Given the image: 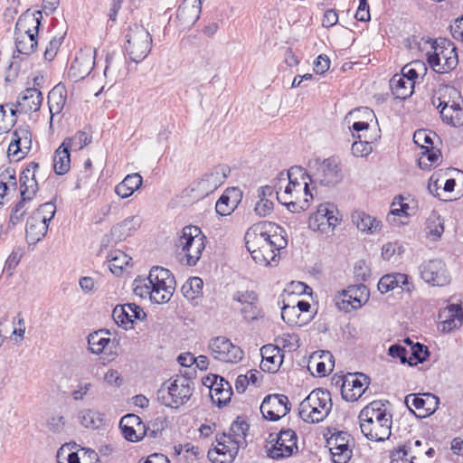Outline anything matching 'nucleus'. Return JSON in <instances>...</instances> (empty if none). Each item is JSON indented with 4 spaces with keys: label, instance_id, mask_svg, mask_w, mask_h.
<instances>
[{
    "label": "nucleus",
    "instance_id": "obj_1",
    "mask_svg": "<svg viewBox=\"0 0 463 463\" xmlns=\"http://www.w3.org/2000/svg\"><path fill=\"white\" fill-rule=\"evenodd\" d=\"M279 232L267 229L265 224H255L245 234L246 248L254 261L262 266L277 262L278 254L281 249L286 248L288 241L284 231L277 227Z\"/></svg>",
    "mask_w": 463,
    "mask_h": 463
},
{
    "label": "nucleus",
    "instance_id": "obj_2",
    "mask_svg": "<svg viewBox=\"0 0 463 463\" xmlns=\"http://www.w3.org/2000/svg\"><path fill=\"white\" fill-rule=\"evenodd\" d=\"M360 428L371 440L383 441L391 435L392 414L386 411L381 401H373L359 413Z\"/></svg>",
    "mask_w": 463,
    "mask_h": 463
},
{
    "label": "nucleus",
    "instance_id": "obj_3",
    "mask_svg": "<svg viewBox=\"0 0 463 463\" xmlns=\"http://www.w3.org/2000/svg\"><path fill=\"white\" fill-rule=\"evenodd\" d=\"M249 424L239 419L232 424L228 434L223 433L217 439L214 449L208 451V458L213 463H232L240 448L247 446L246 436Z\"/></svg>",
    "mask_w": 463,
    "mask_h": 463
},
{
    "label": "nucleus",
    "instance_id": "obj_4",
    "mask_svg": "<svg viewBox=\"0 0 463 463\" xmlns=\"http://www.w3.org/2000/svg\"><path fill=\"white\" fill-rule=\"evenodd\" d=\"M331 393L327 390H313L299 404L298 415L307 423L323 421L332 411Z\"/></svg>",
    "mask_w": 463,
    "mask_h": 463
},
{
    "label": "nucleus",
    "instance_id": "obj_5",
    "mask_svg": "<svg viewBox=\"0 0 463 463\" xmlns=\"http://www.w3.org/2000/svg\"><path fill=\"white\" fill-rule=\"evenodd\" d=\"M194 383L190 378L176 376L162 384L157 391L158 402L166 407L179 408L193 395Z\"/></svg>",
    "mask_w": 463,
    "mask_h": 463
},
{
    "label": "nucleus",
    "instance_id": "obj_6",
    "mask_svg": "<svg viewBox=\"0 0 463 463\" xmlns=\"http://www.w3.org/2000/svg\"><path fill=\"white\" fill-rule=\"evenodd\" d=\"M206 237L197 226H185L182 230L176 247L183 255L186 265L195 266L205 249Z\"/></svg>",
    "mask_w": 463,
    "mask_h": 463
},
{
    "label": "nucleus",
    "instance_id": "obj_7",
    "mask_svg": "<svg viewBox=\"0 0 463 463\" xmlns=\"http://www.w3.org/2000/svg\"><path fill=\"white\" fill-rule=\"evenodd\" d=\"M432 48L434 52L429 54L428 62L430 66L438 73H446L454 70L458 63V52L454 43L444 38L436 40Z\"/></svg>",
    "mask_w": 463,
    "mask_h": 463
},
{
    "label": "nucleus",
    "instance_id": "obj_8",
    "mask_svg": "<svg viewBox=\"0 0 463 463\" xmlns=\"http://www.w3.org/2000/svg\"><path fill=\"white\" fill-rule=\"evenodd\" d=\"M439 97H433L432 104L440 108L442 120L453 127H459L463 124V109L460 103L451 100V98L459 96L458 90L449 86L439 90Z\"/></svg>",
    "mask_w": 463,
    "mask_h": 463
},
{
    "label": "nucleus",
    "instance_id": "obj_9",
    "mask_svg": "<svg viewBox=\"0 0 463 463\" xmlns=\"http://www.w3.org/2000/svg\"><path fill=\"white\" fill-rule=\"evenodd\" d=\"M146 280L152 288L154 303L165 304L171 299L175 288V280L167 269L153 267Z\"/></svg>",
    "mask_w": 463,
    "mask_h": 463
},
{
    "label": "nucleus",
    "instance_id": "obj_10",
    "mask_svg": "<svg viewBox=\"0 0 463 463\" xmlns=\"http://www.w3.org/2000/svg\"><path fill=\"white\" fill-rule=\"evenodd\" d=\"M126 51L130 60L135 62L143 61L150 52L152 36L142 25L130 26L126 35Z\"/></svg>",
    "mask_w": 463,
    "mask_h": 463
},
{
    "label": "nucleus",
    "instance_id": "obj_11",
    "mask_svg": "<svg viewBox=\"0 0 463 463\" xmlns=\"http://www.w3.org/2000/svg\"><path fill=\"white\" fill-rule=\"evenodd\" d=\"M310 168L311 174L306 173V176L313 184L334 186L342 180L341 169L335 158L315 159L310 163Z\"/></svg>",
    "mask_w": 463,
    "mask_h": 463
},
{
    "label": "nucleus",
    "instance_id": "obj_12",
    "mask_svg": "<svg viewBox=\"0 0 463 463\" xmlns=\"http://www.w3.org/2000/svg\"><path fill=\"white\" fill-rule=\"evenodd\" d=\"M271 446L267 454L272 459L288 458L298 451V436L291 429H282L274 438L269 435Z\"/></svg>",
    "mask_w": 463,
    "mask_h": 463
},
{
    "label": "nucleus",
    "instance_id": "obj_13",
    "mask_svg": "<svg viewBox=\"0 0 463 463\" xmlns=\"http://www.w3.org/2000/svg\"><path fill=\"white\" fill-rule=\"evenodd\" d=\"M211 355L221 362L238 363L243 357V351L225 336H216L209 342Z\"/></svg>",
    "mask_w": 463,
    "mask_h": 463
},
{
    "label": "nucleus",
    "instance_id": "obj_14",
    "mask_svg": "<svg viewBox=\"0 0 463 463\" xmlns=\"http://www.w3.org/2000/svg\"><path fill=\"white\" fill-rule=\"evenodd\" d=\"M419 269L421 279L432 286L443 287L450 281L445 263L439 259L424 261Z\"/></svg>",
    "mask_w": 463,
    "mask_h": 463
},
{
    "label": "nucleus",
    "instance_id": "obj_15",
    "mask_svg": "<svg viewBox=\"0 0 463 463\" xmlns=\"http://www.w3.org/2000/svg\"><path fill=\"white\" fill-rule=\"evenodd\" d=\"M226 176L225 167H214L194 182L192 190L200 197L207 196L223 184Z\"/></svg>",
    "mask_w": 463,
    "mask_h": 463
},
{
    "label": "nucleus",
    "instance_id": "obj_16",
    "mask_svg": "<svg viewBox=\"0 0 463 463\" xmlns=\"http://www.w3.org/2000/svg\"><path fill=\"white\" fill-rule=\"evenodd\" d=\"M290 411L288 398L284 394H270L264 398L260 411L269 420H278Z\"/></svg>",
    "mask_w": 463,
    "mask_h": 463
},
{
    "label": "nucleus",
    "instance_id": "obj_17",
    "mask_svg": "<svg viewBox=\"0 0 463 463\" xmlns=\"http://www.w3.org/2000/svg\"><path fill=\"white\" fill-rule=\"evenodd\" d=\"M404 402L411 411H413L411 407L415 408L418 412L414 413L419 418H425L434 413L439 403V398L430 392L410 393L405 397Z\"/></svg>",
    "mask_w": 463,
    "mask_h": 463
},
{
    "label": "nucleus",
    "instance_id": "obj_18",
    "mask_svg": "<svg viewBox=\"0 0 463 463\" xmlns=\"http://www.w3.org/2000/svg\"><path fill=\"white\" fill-rule=\"evenodd\" d=\"M368 385L369 378L365 374L349 373L344 378L341 395L347 402H355L364 393Z\"/></svg>",
    "mask_w": 463,
    "mask_h": 463
},
{
    "label": "nucleus",
    "instance_id": "obj_19",
    "mask_svg": "<svg viewBox=\"0 0 463 463\" xmlns=\"http://www.w3.org/2000/svg\"><path fill=\"white\" fill-rule=\"evenodd\" d=\"M350 435L345 431H338L327 439V446L335 463H346L352 457L350 449Z\"/></svg>",
    "mask_w": 463,
    "mask_h": 463
},
{
    "label": "nucleus",
    "instance_id": "obj_20",
    "mask_svg": "<svg viewBox=\"0 0 463 463\" xmlns=\"http://www.w3.org/2000/svg\"><path fill=\"white\" fill-rule=\"evenodd\" d=\"M114 321L126 329L132 327L135 320L142 321L146 317L144 310L135 303H127L114 307L112 311Z\"/></svg>",
    "mask_w": 463,
    "mask_h": 463
},
{
    "label": "nucleus",
    "instance_id": "obj_21",
    "mask_svg": "<svg viewBox=\"0 0 463 463\" xmlns=\"http://www.w3.org/2000/svg\"><path fill=\"white\" fill-rule=\"evenodd\" d=\"M343 299L339 307L345 311L360 308L369 299V290L364 284L349 286L342 292Z\"/></svg>",
    "mask_w": 463,
    "mask_h": 463
},
{
    "label": "nucleus",
    "instance_id": "obj_22",
    "mask_svg": "<svg viewBox=\"0 0 463 463\" xmlns=\"http://www.w3.org/2000/svg\"><path fill=\"white\" fill-rule=\"evenodd\" d=\"M43 97L42 91L35 88H27L24 90L15 104H13V108L17 109L19 113H31L36 112L40 109L43 103Z\"/></svg>",
    "mask_w": 463,
    "mask_h": 463
},
{
    "label": "nucleus",
    "instance_id": "obj_23",
    "mask_svg": "<svg viewBox=\"0 0 463 463\" xmlns=\"http://www.w3.org/2000/svg\"><path fill=\"white\" fill-rule=\"evenodd\" d=\"M439 329L444 333L461 326L463 322V307L459 305H449L439 314Z\"/></svg>",
    "mask_w": 463,
    "mask_h": 463
},
{
    "label": "nucleus",
    "instance_id": "obj_24",
    "mask_svg": "<svg viewBox=\"0 0 463 463\" xmlns=\"http://www.w3.org/2000/svg\"><path fill=\"white\" fill-rule=\"evenodd\" d=\"M262 357L260 368L264 372L276 373L283 363V351L274 345H266L260 348Z\"/></svg>",
    "mask_w": 463,
    "mask_h": 463
},
{
    "label": "nucleus",
    "instance_id": "obj_25",
    "mask_svg": "<svg viewBox=\"0 0 463 463\" xmlns=\"http://www.w3.org/2000/svg\"><path fill=\"white\" fill-rule=\"evenodd\" d=\"M213 381L210 385V395L213 403L217 404L218 407L225 406L230 402L232 389V385L224 378L213 375Z\"/></svg>",
    "mask_w": 463,
    "mask_h": 463
},
{
    "label": "nucleus",
    "instance_id": "obj_26",
    "mask_svg": "<svg viewBox=\"0 0 463 463\" xmlns=\"http://www.w3.org/2000/svg\"><path fill=\"white\" fill-rule=\"evenodd\" d=\"M397 288L407 292L413 288L411 281L408 275L403 273H391L383 276L378 282V289L381 293H387Z\"/></svg>",
    "mask_w": 463,
    "mask_h": 463
},
{
    "label": "nucleus",
    "instance_id": "obj_27",
    "mask_svg": "<svg viewBox=\"0 0 463 463\" xmlns=\"http://www.w3.org/2000/svg\"><path fill=\"white\" fill-rule=\"evenodd\" d=\"M94 64V56L90 53H80L72 61L68 74L74 81L83 80L91 72Z\"/></svg>",
    "mask_w": 463,
    "mask_h": 463
},
{
    "label": "nucleus",
    "instance_id": "obj_28",
    "mask_svg": "<svg viewBox=\"0 0 463 463\" xmlns=\"http://www.w3.org/2000/svg\"><path fill=\"white\" fill-rule=\"evenodd\" d=\"M42 18L41 11L34 13L25 12L17 20L14 33L33 34L37 36Z\"/></svg>",
    "mask_w": 463,
    "mask_h": 463
},
{
    "label": "nucleus",
    "instance_id": "obj_29",
    "mask_svg": "<svg viewBox=\"0 0 463 463\" xmlns=\"http://www.w3.org/2000/svg\"><path fill=\"white\" fill-rule=\"evenodd\" d=\"M109 330H99L90 333L88 336L89 349L92 354H99L106 350L111 351L114 341L109 337Z\"/></svg>",
    "mask_w": 463,
    "mask_h": 463
},
{
    "label": "nucleus",
    "instance_id": "obj_30",
    "mask_svg": "<svg viewBox=\"0 0 463 463\" xmlns=\"http://www.w3.org/2000/svg\"><path fill=\"white\" fill-rule=\"evenodd\" d=\"M39 168V165L35 162H31L26 168L21 173L20 175V190L21 196L24 194L34 195L38 190V184L35 180V173Z\"/></svg>",
    "mask_w": 463,
    "mask_h": 463
},
{
    "label": "nucleus",
    "instance_id": "obj_31",
    "mask_svg": "<svg viewBox=\"0 0 463 463\" xmlns=\"http://www.w3.org/2000/svg\"><path fill=\"white\" fill-rule=\"evenodd\" d=\"M67 100V90L64 84L58 83L48 94V105L52 115L51 120L54 115L60 114Z\"/></svg>",
    "mask_w": 463,
    "mask_h": 463
},
{
    "label": "nucleus",
    "instance_id": "obj_32",
    "mask_svg": "<svg viewBox=\"0 0 463 463\" xmlns=\"http://www.w3.org/2000/svg\"><path fill=\"white\" fill-rule=\"evenodd\" d=\"M49 223L33 215L28 219L26 224V237L32 243L41 241L47 233Z\"/></svg>",
    "mask_w": 463,
    "mask_h": 463
},
{
    "label": "nucleus",
    "instance_id": "obj_33",
    "mask_svg": "<svg viewBox=\"0 0 463 463\" xmlns=\"http://www.w3.org/2000/svg\"><path fill=\"white\" fill-rule=\"evenodd\" d=\"M352 222L362 232L374 233L381 229L382 222L364 211H354L352 215Z\"/></svg>",
    "mask_w": 463,
    "mask_h": 463
},
{
    "label": "nucleus",
    "instance_id": "obj_34",
    "mask_svg": "<svg viewBox=\"0 0 463 463\" xmlns=\"http://www.w3.org/2000/svg\"><path fill=\"white\" fill-rule=\"evenodd\" d=\"M390 88L396 99H405L411 97L414 90L413 83L404 78V75L395 74L390 80Z\"/></svg>",
    "mask_w": 463,
    "mask_h": 463
},
{
    "label": "nucleus",
    "instance_id": "obj_35",
    "mask_svg": "<svg viewBox=\"0 0 463 463\" xmlns=\"http://www.w3.org/2000/svg\"><path fill=\"white\" fill-rule=\"evenodd\" d=\"M239 191L236 188L227 190L215 205L216 213L222 216L231 214L237 206Z\"/></svg>",
    "mask_w": 463,
    "mask_h": 463
},
{
    "label": "nucleus",
    "instance_id": "obj_36",
    "mask_svg": "<svg viewBox=\"0 0 463 463\" xmlns=\"http://www.w3.org/2000/svg\"><path fill=\"white\" fill-rule=\"evenodd\" d=\"M80 423L86 429L98 430L105 423L104 414L92 409H82L78 413Z\"/></svg>",
    "mask_w": 463,
    "mask_h": 463
},
{
    "label": "nucleus",
    "instance_id": "obj_37",
    "mask_svg": "<svg viewBox=\"0 0 463 463\" xmlns=\"http://www.w3.org/2000/svg\"><path fill=\"white\" fill-rule=\"evenodd\" d=\"M142 176L138 173L128 175L121 183L115 187L116 194L121 198H128L142 185Z\"/></svg>",
    "mask_w": 463,
    "mask_h": 463
},
{
    "label": "nucleus",
    "instance_id": "obj_38",
    "mask_svg": "<svg viewBox=\"0 0 463 463\" xmlns=\"http://www.w3.org/2000/svg\"><path fill=\"white\" fill-rule=\"evenodd\" d=\"M139 224V218L137 216L128 217L122 222L112 227L111 235L116 241H124L132 234L133 231L137 230Z\"/></svg>",
    "mask_w": 463,
    "mask_h": 463
},
{
    "label": "nucleus",
    "instance_id": "obj_39",
    "mask_svg": "<svg viewBox=\"0 0 463 463\" xmlns=\"http://www.w3.org/2000/svg\"><path fill=\"white\" fill-rule=\"evenodd\" d=\"M203 281L199 277L189 279L181 288V291L185 298L194 301L195 305L203 296Z\"/></svg>",
    "mask_w": 463,
    "mask_h": 463
},
{
    "label": "nucleus",
    "instance_id": "obj_40",
    "mask_svg": "<svg viewBox=\"0 0 463 463\" xmlns=\"http://www.w3.org/2000/svg\"><path fill=\"white\" fill-rule=\"evenodd\" d=\"M232 299L237 301L242 305H248L250 308L251 315H249L246 309H242V314L244 317L249 320H253L256 318L257 313L254 311L256 309V303L258 302V296L252 290L246 291H237L233 294Z\"/></svg>",
    "mask_w": 463,
    "mask_h": 463
},
{
    "label": "nucleus",
    "instance_id": "obj_41",
    "mask_svg": "<svg viewBox=\"0 0 463 463\" xmlns=\"http://www.w3.org/2000/svg\"><path fill=\"white\" fill-rule=\"evenodd\" d=\"M282 187L279 186V190L276 191L278 201L286 205L288 210L291 213H299L305 211L309 207L308 199L303 198V200L294 199V197L283 193Z\"/></svg>",
    "mask_w": 463,
    "mask_h": 463
},
{
    "label": "nucleus",
    "instance_id": "obj_42",
    "mask_svg": "<svg viewBox=\"0 0 463 463\" xmlns=\"http://www.w3.org/2000/svg\"><path fill=\"white\" fill-rule=\"evenodd\" d=\"M62 144L55 150L53 156V168L57 175H64L71 168V155Z\"/></svg>",
    "mask_w": 463,
    "mask_h": 463
},
{
    "label": "nucleus",
    "instance_id": "obj_43",
    "mask_svg": "<svg viewBox=\"0 0 463 463\" xmlns=\"http://www.w3.org/2000/svg\"><path fill=\"white\" fill-rule=\"evenodd\" d=\"M330 214V204H320L315 213L309 217L308 226L313 231L326 232L327 215Z\"/></svg>",
    "mask_w": 463,
    "mask_h": 463
},
{
    "label": "nucleus",
    "instance_id": "obj_44",
    "mask_svg": "<svg viewBox=\"0 0 463 463\" xmlns=\"http://www.w3.org/2000/svg\"><path fill=\"white\" fill-rule=\"evenodd\" d=\"M104 74L111 80H117L126 75V61L124 58L107 57Z\"/></svg>",
    "mask_w": 463,
    "mask_h": 463
},
{
    "label": "nucleus",
    "instance_id": "obj_45",
    "mask_svg": "<svg viewBox=\"0 0 463 463\" xmlns=\"http://www.w3.org/2000/svg\"><path fill=\"white\" fill-rule=\"evenodd\" d=\"M188 1L189 0H186L185 3L178 8L177 18L188 24H194L200 16L201 0H194V2H197V5H188Z\"/></svg>",
    "mask_w": 463,
    "mask_h": 463
},
{
    "label": "nucleus",
    "instance_id": "obj_46",
    "mask_svg": "<svg viewBox=\"0 0 463 463\" xmlns=\"http://www.w3.org/2000/svg\"><path fill=\"white\" fill-rule=\"evenodd\" d=\"M92 137L85 131H77L72 137H66L62 145L69 151H80L90 144Z\"/></svg>",
    "mask_w": 463,
    "mask_h": 463
},
{
    "label": "nucleus",
    "instance_id": "obj_47",
    "mask_svg": "<svg viewBox=\"0 0 463 463\" xmlns=\"http://www.w3.org/2000/svg\"><path fill=\"white\" fill-rule=\"evenodd\" d=\"M107 259L110 271L116 275H119L123 268L128 265L132 260L131 257L119 250L110 251Z\"/></svg>",
    "mask_w": 463,
    "mask_h": 463
},
{
    "label": "nucleus",
    "instance_id": "obj_48",
    "mask_svg": "<svg viewBox=\"0 0 463 463\" xmlns=\"http://www.w3.org/2000/svg\"><path fill=\"white\" fill-rule=\"evenodd\" d=\"M425 232L433 241L439 239L444 232V222L435 212L431 213L426 221Z\"/></svg>",
    "mask_w": 463,
    "mask_h": 463
},
{
    "label": "nucleus",
    "instance_id": "obj_49",
    "mask_svg": "<svg viewBox=\"0 0 463 463\" xmlns=\"http://www.w3.org/2000/svg\"><path fill=\"white\" fill-rule=\"evenodd\" d=\"M15 47L19 53L30 55L37 46L36 35L14 33Z\"/></svg>",
    "mask_w": 463,
    "mask_h": 463
},
{
    "label": "nucleus",
    "instance_id": "obj_50",
    "mask_svg": "<svg viewBox=\"0 0 463 463\" xmlns=\"http://www.w3.org/2000/svg\"><path fill=\"white\" fill-rule=\"evenodd\" d=\"M441 153L439 149L430 146L421 152L419 159V166L421 169H429L431 166L439 165L440 163Z\"/></svg>",
    "mask_w": 463,
    "mask_h": 463
},
{
    "label": "nucleus",
    "instance_id": "obj_51",
    "mask_svg": "<svg viewBox=\"0 0 463 463\" xmlns=\"http://www.w3.org/2000/svg\"><path fill=\"white\" fill-rule=\"evenodd\" d=\"M416 453L411 443L403 445L392 452L391 463H413Z\"/></svg>",
    "mask_w": 463,
    "mask_h": 463
},
{
    "label": "nucleus",
    "instance_id": "obj_52",
    "mask_svg": "<svg viewBox=\"0 0 463 463\" xmlns=\"http://www.w3.org/2000/svg\"><path fill=\"white\" fill-rule=\"evenodd\" d=\"M33 199V195L24 194L21 200L13 207L10 214V222L14 225L19 222L27 212L26 203Z\"/></svg>",
    "mask_w": 463,
    "mask_h": 463
},
{
    "label": "nucleus",
    "instance_id": "obj_53",
    "mask_svg": "<svg viewBox=\"0 0 463 463\" xmlns=\"http://www.w3.org/2000/svg\"><path fill=\"white\" fill-rule=\"evenodd\" d=\"M409 353L411 354L408 361L410 365H416L417 364L423 363L429 356V350L427 346L420 343L412 345Z\"/></svg>",
    "mask_w": 463,
    "mask_h": 463
},
{
    "label": "nucleus",
    "instance_id": "obj_54",
    "mask_svg": "<svg viewBox=\"0 0 463 463\" xmlns=\"http://www.w3.org/2000/svg\"><path fill=\"white\" fill-rule=\"evenodd\" d=\"M435 137V133L428 132L426 129H418L413 134V141L416 145L421 147L422 150H424L433 146V138Z\"/></svg>",
    "mask_w": 463,
    "mask_h": 463
},
{
    "label": "nucleus",
    "instance_id": "obj_55",
    "mask_svg": "<svg viewBox=\"0 0 463 463\" xmlns=\"http://www.w3.org/2000/svg\"><path fill=\"white\" fill-rule=\"evenodd\" d=\"M11 115L9 118L6 116V111L4 105H0V135L7 132L10 128L14 125L15 119L14 118L17 113V109H14L13 106L10 108Z\"/></svg>",
    "mask_w": 463,
    "mask_h": 463
},
{
    "label": "nucleus",
    "instance_id": "obj_56",
    "mask_svg": "<svg viewBox=\"0 0 463 463\" xmlns=\"http://www.w3.org/2000/svg\"><path fill=\"white\" fill-rule=\"evenodd\" d=\"M292 186L295 199L303 200V198H307L309 201L313 198L312 194H309L308 184L306 181L304 183L298 182L297 175L292 177Z\"/></svg>",
    "mask_w": 463,
    "mask_h": 463
},
{
    "label": "nucleus",
    "instance_id": "obj_57",
    "mask_svg": "<svg viewBox=\"0 0 463 463\" xmlns=\"http://www.w3.org/2000/svg\"><path fill=\"white\" fill-rule=\"evenodd\" d=\"M55 212L56 206L53 203L50 202L40 205V207L33 214L39 215L41 220L49 223L53 218Z\"/></svg>",
    "mask_w": 463,
    "mask_h": 463
},
{
    "label": "nucleus",
    "instance_id": "obj_58",
    "mask_svg": "<svg viewBox=\"0 0 463 463\" xmlns=\"http://www.w3.org/2000/svg\"><path fill=\"white\" fill-rule=\"evenodd\" d=\"M358 141H354L352 145V153L354 156H366L373 151L372 144L368 141H363L361 135H358Z\"/></svg>",
    "mask_w": 463,
    "mask_h": 463
},
{
    "label": "nucleus",
    "instance_id": "obj_59",
    "mask_svg": "<svg viewBox=\"0 0 463 463\" xmlns=\"http://www.w3.org/2000/svg\"><path fill=\"white\" fill-rule=\"evenodd\" d=\"M136 286L134 288V292L137 296H139L142 298H148L153 303V294L152 288L149 287V283L146 279L143 280H135Z\"/></svg>",
    "mask_w": 463,
    "mask_h": 463
},
{
    "label": "nucleus",
    "instance_id": "obj_60",
    "mask_svg": "<svg viewBox=\"0 0 463 463\" xmlns=\"http://www.w3.org/2000/svg\"><path fill=\"white\" fill-rule=\"evenodd\" d=\"M128 426L130 428H136L139 431H145V425L141 421V419L136 414H127L123 416L119 422V427Z\"/></svg>",
    "mask_w": 463,
    "mask_h": 463
},
{
    "label": "nucleus",
    "instance_id": "obj_61",
    "mask_svg": "<svg viewBox=\"0 0 463 463\" xmlns=\"http://www.w3.org/2000/svg\"><path fill=\"white\" fill-rule=\"evenodd\" d=\"M295 175H300L302 177V179H305L306 172H304V170L298 166L291 167L288 171V183L285 186L284 190L282 191L283 193L288 194V195H290L294 198H295V195H294V190H293V186H292V177Z\"/></svg>",
    "mask_w": 463,
    "mask_h": 463
},
{
    "label": "nucleus",
    "instance_id": "obj_62",
    "mask_svg": "<svg viewBox=\"0 0 463 463\" xmlns=\"http://www.w3.org/2000/svg\"><path fill=\"white\" fill-rule=\"evenodd\" d=\"M402 195L396 196L391 205V211L387 216V221L391 223L395 222V216H402Z\"/></svg>",
    "mask_w": 463,
    "mask_h": 463
},
{
    "label": "nucleus",
    "instance_id": "obj_63",
    "mask_svg": "<svg viewBox=\"0 0 463 463\" xmlns=\"http://www.w3.org/2000/svg\"><path fill=\"white\" fill-rule=\"evenodd\" d=\"M298 316V310L295 306L285 304L282 307L281 317L288 325H295L298 323L296 317Z\"/></svg>",
    "mask_w": 463,
    "mask_h": 463
},
{
    "label": "nucleus",
    "instance_id": "obj_64",
    "mask_svg": "<svg viewBox=\"0 0 463 463\" xmlns=\"http://www.w3.org/2000/svg\"><path fill=\"white\" fill-rule=\"evenodd\" d=\"M8 156H13L14 160H20L26 155V151H24L23 147H21V143L19 139L14 138L10 142L8 150Z\"/></svg>",
    "mask_w": 463,
    "mask_h": 463
}]
</instances>
